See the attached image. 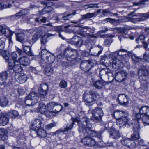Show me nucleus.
<instances>
[{
    "label": "nucleus",
    "instance_id": "obj_1",
    "mask_svg": "<svg viewBox=\"0 0 149 149\" xmlns=\"http://www.w3.org/2000/svg\"><path fill=\"white\" fill-rule=\"evenodd\" d=\"M89 119L86 116H85L82 120V122L85 121V131L84 134L86 136L96 137L100 139L102 138L101 134L102 133V132H95L92 130V124L89 121Z\"/></svg>",
    "mask_w": 149,
    "mask_h": 149
},
{
    "label": "nucleus",
    "instance_id": "obj_2",
    "mask_svg": "<svg viewBox=\"0 0 149 149\" xmlns=\"http://www.w3.org/2000/svg\"><path fill=\"white\" fill-rule=\"evenodd\" d=\"M40 48L41 49L42 59L41 62L42 64L46 63L47 65H51L54 61V56L53 54L47 51L46 50L42 49V47Z\"/></svg>",
    "mask_w": 149,
    "mask_h": 149
},
{
    "label": "nucleus",
    "instance_id": "obj_3",
    "mask_svg": "<svg viewBox=\"0 0 149 149\" xmlns=\"http://www.w3.org/2000/svg\"><path fill=\"white\" fill-rule=\"evenodd\" d=\"M99 94L92 90L85 92L83 95V98L87 104L91 103L100 96Z\"/></svg>",
    "mask_w": 149,
    "mask_h": 149
},
{
    "label": "nucleus",
    "instance_id": "obj_4",
    "mask_svg": "<svg viewBox=\"0 0 149 149\" xmlns=\"http://www.w3.org/2000/svg\"><path fill=\"white\" fill-rule=\"evenodd\" d=\"M78 130L80 132H82L84 135L85 136V137L81 140V142L83 143L90 146H94L95 145L96 142L94 139L92 138V137L88 135H85L84 134L85 126L83 127L82 125H80Z\"/></svg>",
    "mask_w": 149,
    "mask_h": 149
},
{
    "label": "nucleus",
    "instance_id": "obj_5",
    "mask_svg": "<svg viewBox=\"0 0 149 149\" xmlns=\"http://www.w3.org/2000/svg\"><path fill=\"white\" fill-rule=\"evenodd\" d=\"M38 99L37 93L35 92H32L26 97L25 103L27 106H34L38 102Z\"/></svg>",
    "mask_w": 149,
    "mask_h": 149
},
{
    "label": "nucleus",
    "instance_id": "obj_6",
    "mask_svg": "<svg viewBox=\"0 0 149 149\" xmlns=\"http://www.w3.org/2000/svg\"><path fill=\"white\" fill-rule=\"evenodd\" d=\"M84 118V117L81 119V121L79 120H78L77 118H72L70 120V124H68L66 127L64 128L65 131V132L67 131L72 129L73 127L74 124L76 122H77V124L79 126H79L80 125H82L83 127H84L86 125V124L85 123V121L83 122L82 121V120Z\"/></svg>",
    "mask_w": 149,
    "mask_h": 149
},
{
    "label": "nucleus",
    "instance_id": "obj_7",
    "mask_svg": "<svg viewBox=\"0 0 149 149\" xmlns=\"http://www.w3.org/2000/svg\"><path fill=\"white\" fill-rule=\"evenodd\" d=\"M92 118L93 120H100L103 115V113L101 108L96 107L93 109L92 112Z\"/></svg>",
    "mask_w": 149,
    "mask_h": 149
},
{
    "label": "nucleus",
    "instance_id": "obj_8",
    "mask_svg": "<svg viewBox=\"0 0 149 149\" xmlns=\"http://www.w3.org/2000/svg\"><path fill=\"white\" fill-rule=\"evenodd\" d=\"M138 75L140 79L142 81L146 80L149 75L148 69L144 66H143L139 69L138 72Z\"/></svg>",
    "mask_w": 149,
    "mask_h": 149
},
{
    "label": "nucleus",
    "instance_id": "obj_9",
    "mask_svg": "<svg viewBox=\"0 0 149 149\" xmlns=\"http://www.w3.org/2000/svg\"><path fill=\"white\" fill-rule=\"evenodd\" d=\"M41 3L42 5H46L47 7L43 8L40 11H39L40 15H43L47 13H49L53 10L52 6L53 5L52 3L50 1H41Z\"/></svg>",
    "mask_w": 149,
    "mask_h": 149
},
{
    "label": "nucleus",
    "instance_id": "obj_10",
    "mask_svg": "<svg viewBox=\"0 0 149 149\" xmlns=\"http://www.w3.org/2000/svg\"><path fill=\"white\" fill-rule=\"evenodd\" d=\"M109 58L111 59L112 61V66L113 68L118 70L123 66V63L120 60L116 59L115 57L112 55L109 54Z\"/></svg>",
    "mask_w": 149,
    "mask_h": 149
},
{
    "label": "nucleus",
    "instance_id": "obj_11",
    "mask_svg": "<svg viewBox=\"0 0 149 149\" xmlns=\"http://www.w3.org/2000/svg\"><path fill=\"white\" fill-rule=\"evenodd\" d=\"M48 86L46 84L43 83L41 84L38 88V96L39 97H45L47 95Z\"/></svg>",
    "mask_w": 149,
    "mask_h": 149
},
{
    "label": "nucleus",
    "instance_id": "obj_12",
    "mask_svg": "<svg viewBox=\"0 0 149 149\" xmlns=\"http://www.w3.org/2000/svg\"><path fill=\"white\" fill-rule=\"evenodd\" d=\"M133 133L131 135L132 140H136L139 139L140 138L139 136V122L137 121L136 124L134 125L133 127Z\"/></svg>",
    "mask_w": 149,
    "mask_h": 149
},
{
    "label": "nucleus",
    "instance_id": "obj_13",
    "mask_svg": "<svg viewBox=\"0 0 149 149\" xmlns=\"http://www.w3.org/2000/svg\"><path fill=\"white\" fill-rule=\"evenodd\" d=\"M120 142L123 145L127 146L130 148H135L136 146L134 141L130 139H123L120 140Z\"/></svg>",
    "mask_w": 149,
    "mask_h": 149
},
{
    "label": "nucleus",
    "instance_id": "obj_14",
    "mask_svg": "<svg viewBox=\"0 0 149 149\" xmlns=\"http://www.w3.org/2000/svg\"><path fill=\"white\" fill-rule=\"evenodd\" d=\"M66 60L70 61H75L76 62H79L81 59V57L78 55L77 50L73 51L72 54H71L68 56H66Z\"/></svg>",
    "mask_w": 149,
    "mask_h": 149
},
{
    "label": "nucleus",
    "instance_id": "obj_15",
    "mask_svg": "<svg viewBox=\"0 0 149 149\" xmlns=\"http://www.w3.org/2000/svg\"><path fill=\"white\" fill-rule=\"evenodd\" d=\"M42 124L41 120L39 118L33 119L32 121V123L30 127L31 130L36 131L40 128Z\"/></svg>",
    "mask_w": 149,
    "mask_h": 149
},
{
    "label": "nucleus",
    "instance_id": "obj_16",
    "mask_svg": "<svg viewBox=\"0 0 149 149\" xmlns=\"http://www.w3.org/2000/svg\"><path fill=\"white\" fill-rule=\"evenodd\" d=\"M115 79L116 81L121 82L124 81L127 77V73L122 70L120 72L116 73L115 74Z\"/></svg>",
    "mask_w": 149,
    "mask_h": 149
},
{
    "label": "nucleus",
    "instance_id": "obj_17",
    "mask_svg": "<svg viewBox=\"0 0 149 149\" xmlns=\"http://www.w3.org/2000/svg\"><path fill=\"white\" fill-rule=\"evenodd\" d=\"M118 100L119 103L121 105L125 106L128 104V100L127 96L124 94H120L118 95Z\"/></svg>",
    "mask_w": 149,
    "mask_h": 149
},
{
    "label": "nucleus",
    "instance_id": "obj_18",
    "mask_svg": "<svg viewBox=\"0 0 149 149\" xmlns=\"http://www.w3.org/2000/svg\"><path fill=\"white\" fill-rule=\"evenodd\" d=\"M10 69H13V71L15 73H19L21 72L22 70V68L21 66V65L19 63L18 61L13 62L12 64V67H9Z\"/></svg>",
    "mask_w": 149,
    "mask_h": 149
},
{
    "label": "nucleus",
    "instance_id": "obj_19",
    "mask_svg": "<svg viewBox=\"0 0 149 149\" xmlns=\"http://www.w3.org/2000/svg\"><path fill=\"white\" fill-rule=\"evenodd\" d=\"M27 76L24 74H19L15 76V78L17 82L19 83H25L27 79Z\"/></svg>",
    "mask_w": 149,
    "mask_h": 149
},
{
    "label": "nucleus",
    "instance_id": "obj_20",
    "mask_svg": "<svg viewBox=\"0 0 149 149\" xmlns=\"http://www.w3.org/2000/svg\"><path fill=\"white\" fill-rule=\"evenodd\" d=\"M129 120L127 116H122L120 118L117 120L116 123L120 127H121L126 124Z\"/></svg>",
    "mask_w": 149,
    "mask_h": 149
},
{
    "label": "nucleus",
    "instance_id": "obj_21",
    "mask_svg": "<svg viewBox=\"0 0 149 149\" xmlns=\"http://www.w3.org/2000/svg\"><path fill=\"white\" fill-rule=\"evenodd\" d=\"M22 47L24 52L27 55L29 56H33L34 55L33 53L31 51V46L27 45L26 43L23 44Z\"/></svg>",
    "mask_w": 149,
    "mask_h": 149
},
{
    "label": "nucleus",
    "instance_id": "obj_22",
    "mask_svg": "<svg viewBox=\"0 0 149 149\" xmlns=\"http://www.w3.org/2000/svg\"><path fill=\"white\" fill-rule=\"evenodd\" d=\"M8 75L7 72L5 71L0 73V84L1 85L6 83Z\"/></svg>",
    "mask_w": 149,
    "mask_h": 149
},
{
    "label": "nucleus",
    "instance_id": "obj_23",
    "mask_svg": "<svg viewBox=\"0 0 149 149\" xmlns=\"http://www.w3.org/2000/svg\"><path fill=\"white\" fill-rule=\"evenodd\" d=\"M88 61L86 60L83 61L81 63L80 67L81 69L85 72H88L91 69Z\"/></svg>",
    "mask_w": 149,
    "mask_h": 149
},
{
    "label": "nucleus",
    "instance_id": "obj_24",
    "mask_svg": "<svg viewBox=\"0 0 149 149\" xmlns=\"http://www.w3.org/2000/svg\"><path fill=\"white\" fill-rule=\"evenodd\" d=\"M18 61L21 65L24 66L28 65L30 63V61L29 58L26 56L20 58Z\"/></svg>",
    "mask_w": 149,
    "mask_h": 149
},
{
    "label": "nucleus",
    "instance_id": "obj_25",
    "mask_svg": "<svg viewBox=\"0 0 149 149\" xmlns=\"http://www.w3.org/2000/svg\"><path fill=\"white\" fill-rule=\"evenodd\" d=\"M14 133L18 139H23L24 138V132L22 129H19L15 131Z\"/></svg>",
    "mask_w": 149,
    "mask_h": 149
},
{
    "label": "nucleus",
    "instance_id": "obj_26",
    "mask_svg": "<svg viewBox=\"0 0 149 149\" xmlns=\"http://www.w3.org/2000/svg\"><path fill=\"white\" fill-rule=\"evenodd\" d=\"M139 111L141 115L149 117V107L143 106L139 109Z\"/></svg>",
    "mask_w": 149,
    "mask_h": 149
},
{
    "label": "nucleus",
    "instance_id": "obj_27",
    "mask_svg": "<svg viewBox=\"0 0 149 149\" xmlns=\"http://www.w3.org/2000/svg\"><path fill=\"white\" fill-rule=\"evenodd\" d=\"M104 85V81L102 80H97L93 83V86L97 89H100Z\"/></svg>",
    "mask_w": 149,
    "mask_h": 149
},
{
    "label": "nucleus",
    "instance_id": "obj_28",
    "mask_svg": "<svg viewBox=\"0 0 149 149\" xmlns=\"http://www.w3.org/2000/svg\"><path fill=\"white\" fill-rule=\"evenodd\" d=\"M22 52V51L21 49H17L15 51L12 52L11 54V58L12 59V60L14 61H18L16 60V59L18 55L19 56L21 55Z\"/></svg>",
    "mask_w": 149,
    "mask_h": 149
},
{
    "label": "nucleus",
    "instance_id": "obj_29",
    "mask_svg": "<svg viewBox=\"0 0 149 149\" xmlns=\"http://www.w3.org/2000/svg\"><path fill=\"white\" fill-rule=\"evenodd\" d=\"M56 107H58V108L61 109V107L58 103L56 102H51L47 104V109L48 110L53 109L54 108H55Z\"/></svg>",
    "mask_w": 149,
    "mask_h": 149
},
{
    "label": "nucleus",
    "instance_id": "obj_30",
    "mask_svg": "<svg viewBox=\"0 0 149 149\" xmlns=\"http://www.w3.org/2000/svg\"><path fill=\"white\" fill-rule=\"evenodd\" d=\"M110 137L115 139H118L121 136L118 130L115 129H112L110 133Z\"/></svg>",
    "mask_w": 149,
    "mask_h": 149
},
{
    "label": "nucleus",
    "instance_id": "obj_31",
    "mask_svg": "<svg viewBox=\"0 0 149 149\" xmlns=\"http://www.w3.org/2000/svg\"><path fill=\"white\" fill-rule=\"evenodd\" d=\"M27 13V11L25 10L24 9L21 10L18 13H16L15 15H12L9 17L10 19L11 20L15 19L16 17H20L22 15H26Z\"/></svg>",
    "mask_w": 149,
    "mask_h": 149
},
{
    "label": "nucleus",
    "instance_id": "obj_32",
    "mask_svg": "<svg viewBox=\"0 0 149 149\" xmlns=\"http://www.w3.org/2000/svg\"><path fill=\"white\" fill-rule=\"evenodd\" d=\"M134 12H132L129 14V15H132L133 16H140L141 21L144 20L149 18V13H139L138 15L135 14L133 15Z\"/></svg>",
    "mask_w": 149,
    "mask_h": 149
},
{
    "label": "nucleus",
    "instance_id": "obj_33",
    "mask_svg": "<svg viewBox=\"0 0 149 149\" xmlns=\"http://www.w3.org/2000/svg\"><path fill=\"white\" fill-rule=\"evenodd\" d=\"M0 135L2 140L5 141L8 139L7 131L4 129H0Z\"/></svg>",
    "mask_w": 149,
    "mask_h": 149
},
{
    "label": "nucleus",
    "instance_id": "obj_34",
    "mask_svg": "<svg viewBox=\"0 0 149 149\" xmlns=\"http://www.w3.org/2000/svg\"><path fill=\"white\" fill-rule=\"evenodd\" d=\"M3 57L6 60L8 63V67H12V64L13 63L14 61L12 60L11 59V56L8 53V54L3 55Z\"/></svg>",
    "mask_w": 149,
    "mask_h": 149
},
{
    "label": "nucleus",
    "instance_id": "obj_35",
    "mask_svg": "<svg viewBox=\"0 0 149 149\" xmlns=\"http://www.w3.org/2000/svg\"><path fill=\"white\" fill-rule=\"evenodd\" d=\"M17 41L22 43L23 44L26 42L24 41V35L22 33H16L15 34Z\"/></svg>",
    "mask_w": 149,
    "mask_h": 149
},
{
    "label": "nucleus",
    "instance_id": "obj_36",
    "mask_svg": "<svg viewBox=\"0 0 149 149\" xmlns=\"http://www.w3.org/2000/svg\"><path fill=\"white\" fill-rule=\"evenodd\" d=\"M35 131L36 132L37 135L40 137L44 138L47 135L45 130L42 128H40L38 130Z\"/></svg>",
    "mask_w": 149,
    "mask_h": 149
},
{
    "label": "nucleus",
    "instance_id": "obj_37",
    "mask_svg": "<svg viewBox=\"0 0 149 149\" xmlns=\"http://www.w3.org/2000/svg\"><path fill=\"white\" fill-rule=\"evenodd\" d=\"M8 121V118L4 115L0 117V125L4 126L7 124Z\"/></svg>",
    "mask_w": 149,
    "mask_h": 149
},
{
    "label": "nucleus",
    "instance_id": "obj_38",
    "mask_svg": "<svg viewBox=\"0 0 149 149\" xmlns=\"http://www.w3.org/2000/svg\"><path fill=\"white\" fill-rule=\"evenodd\" d=\"M96 15L94 13H88L85 15H81V17L83 19H90L93 17H95Z\"/></svg>",
    "mask_w": 149,
    "mask_h": 149
},
{
    "label": "nucleus",
    "instance_id": "obj_39",
    "mask_svg": "<svg viewBox=\"0 0 149 149\" xmlns=\"http://www.w3.org/2000/svg\"><path fill=\"white\" fill-rule=\"evenodd\" d=\"M126 111H120L117 110L114 111L113 113V115L114 118L117 120L121 117L122 115Z\"/></svg>",
    "mask_w": 149,
    "mask_h": 149
},
{
    "label": "nucleus",
    "instance_id": "obj_40",
    "mask_svg": "<svg viewBox=\"0 0 149 149\" xmlns=\"http://www.w3.org/2000/svg\"><path fill=\"white\" fill-rule=\"evenodd\" d=\"M18 115L17 111L15 110L12 111L11 112H9L7 113L6 115L8 118H14L17 116Z\"/></svg>",
    "mask_w": 149,
    "mask_h": 149
},
{
    "label": "nucleus",
    "instance_id": "obj_41",
    "mask_svg": "<svg viewBox=\"0 0 149 149\" xmlns=\"http://www.w3.org/2000/svg\"><path fill=\"white\" fill-rule=\"evenodd\" d=\"M8 102V99L5 97H2L0 98V105L2 107H5Z\"/></svg>",
    "mask_w": 149,
    "mask_h": 149
},
{
    "label": "nucleus",
    "instance_id": "obj_42",
    "mask_svg": "<svg viewBox=\"0 0 149 149\" xmlns=\"http://www.w3.org/2000/svg\"><path fill=\"white\" fill-rule=\"evenodd\" d=\"M43 66H45L46 68H45V72L46 74L49 76L52 73L53 70L52 67L50 65H49V67L46 66L44 65H42ZM48 66V65H47Z\"/></svg>",
    "mask_w": 149,
    "mask_h": 149
},
{
    "label": "nucleus",
    "instance_id": "obj_43",
    "mask_svg": "<svg viewBox=\"0 0 149 149\" xmlns=\"http://www.w3.org/2000/svg\"><path fill=\"white\" fill-rule=\"evenodd\" d=\"M38 108L39 109V111L41 113L43 114L47 110L46 106L43 104H40Z\"/></svg>",
    "mask_w": 149,
    "mask_h": 149
},
{
    "label": "nucleus",
    "instance_id": "obj_44",
    "mask_svg": "<svg viewBox=\"0 0 149 149\" xmlns=\"http://www.w3.org/2000/svg\"><path fill=\"white\" fill-rule=\"evenodd\" d=\"M75 50L69 48H67L65 49L64 51V55L65 56V58H66V56H68L70 55L71 54H72L73 51Z\"/></svg>",
    "mask_w": 149,
    "mask_h": 149
},
{
    "label": "nucleus",
    "instance_id": "obj_45",
    "mask_svg": "<svg viewBox=\"0 0 149 149\" xmlns=\"http://www.w3.org/2000/svg\"><path fill=\"white\" fill-rule=\"evenodd\" d=\"M74 41L76 42H75L76 43V47L77 48L80 47L83 44V41L81 39V38L80 37L77 36V39L76 38L75 40H74Z\"/></svg>",
    "mask_w": 149,
    "mask_h": 149
},
{
    "label": "nucleus",
    "instance_id": "obj_46",
    "mask_svg": "<svg viewBox=\"0 0 149 149\" xmlns=\"http://www.w3.org/2000/svg\"><path fill=\"white\" fill-rule=\"evenodd\" d=\"M116 53H117V54L119 56L123 57L125 55H126L127 54V50L121 49L120 50L118 51H116Z\"/></svg>",
    "mask_w": 149,
    "mask_h": 149
},
{
    "label": "nucleus",
    "instance_id": "obj_47",
    "mask_svg": "<svg viewBox=\"0 0 149 149\" xmlns=\"http://www.w3.org/2000/svg\"><path fill=\"white\" fill-rule=\"evenodd\" d=\"M43 114H45L47 117L48 118L52 117L53 115H54L55 113L53 111H50L49 110H47Z\"/></svg>",
    "mask_w": 149,
    "mask_h": 149
},
{
    "label": "nucleus",
    "instance_id": "obj_48",
    "mask_svg": "<svg viewBox=\"0 0 149 149\" xmlns=\"http://www.w3.org/2000/svg\"><path fill=\"white\" fill-rule=\"evenodd\" d=\"M4 39L0 38V52L2 51L5 47Z\"/></svg>",
    "mask_w": 149,
    "mask_h": 149
},
{
    "label": "nucleus",
    "instance_id": "obj_49",
    "mask_svg": "<svg viewBox=\"0 0 149 149\" xmlns=\"http://www.w3.org/2000/svg\"><path fill=\"white\" fill-rule=\"evenodd\" d=\"M143 123L148 125H149V117L147 116H143L142 118Z\"/></svg>",
    "mask_w": 149,
    "mask_h": 149
},
{
    "label": "nucleus",
    "instance_id": "obj_50",
    "mask_svg": "<svg viewBox=\"0 0 149 149\" xmlns=\"http://www.w3.org/2000/svg\"><path fill=\"white\" fill-rule=\"evenodd\" d=\"M59 86L61 88H65L67 86V83L64 80L61 81L59 83Z\"/></svg>",
    "mask_w": 149,
    "mask_h": 149
},
{
    "label": "nucleus",
    "instance_id": "obj_51",
    "mask_svg": "<svg viewBox=\"0 0 149 149\" xmlns=\"http://www.w3.org/2000/svg\"><path fill=\"white\" fill-rule=\"evenodd\" d=\"M48 41L47 36L46 35H45L42 37L41 40V44H45Z\"/></svg>",
    "mask_w": 149,
    "mask_h": 149
},
{
    "label": "nucleus",
    "instance_id": "obj_52",
    "mask_svg": "<svg viewBox=\"0 0 149 149\" xmlns=\"http://www.w3.org/2000/svg\"><path fill=\"white\" fill-rule=\"evenodd\" d=\"M88 61L89 64V65L90 67L91 68L95 66L97 63V62L96 61L93 60Z\"/></svg>",
    "mask_w": 149,
    "mask_h": 149
},
{
    "label": "nucleus",
    "instance_id": "obj_53",
    "mask_svg": "<svg viewBox=\"0 0 149 149\" xmlns=\"http://www.w3.org/2000/svg\"><path fill=\"white\" fill-rule=\"evenodd\" d=\"M142 43L144 45L145 49L149 51V38H148L146 42L142 41Z\"/></svg>",
    "mask_w": 149,
    "mask_h": 149
},
{
    "label": "nucleus",
    "instance_id": "obj_54",
    "mask_svg": "<svg viewBox=\"0 0 149 149\" xmlns=\"http://www.w3.org/2000/svg\"><path fill=\"white\" fill-rule=\"evenodd\" d=\"M75 12H73L71 14H67L66 15H65L64 14L63 19L65 20H68L69 19V17L71 16V15H74L75 14Z\"/></svg>",
    "mask_w": 149,
    "mask_h": 149
},
{
    "label": "nucleus",
    "instance_id": "obj_55",
    "mask_svg": "<svg viewBox=\"0 0 149 149\" xmlns=\"http://www.w3.org/2000/svg\"><path fill=\"white\" fill-rule=\"evenodd\" d=\"M102 13H103V14L102 15V17L104 16L105 15H110L112 14L111 12L109 11L107 9L103 10Z\"/></svg>",
    "mask_w": 149,
    "mask_h": 149
},
{
    "label": "nucleus",
    "instance_id": "obj_56",
    "mask_svg": "<svg viewBox=\"0 0 149 149\" xmlns=\"http://www.w3.org/2000/svg\"><path fill=\"white\" fill-rule=\"evenodd\" d=\"M129 20L134 23H136L139 21H141L140 17L138 18H132L130 19Z\"/></svg>",
    "mask_w": 149,
    "mask_h": 149
},
{
    "label": "nucleus",
    "instance_id": "obj_57",
    "mask_svg": "<svg viewBox=\"0 0 149 149\" xmlns=\"http://www.w3.org/2000/svg\"><path fill=\"white\" fill-rule=\"evenodd\" d=\"M77 36H74V37H73L69 41V42L70 43L72 44V45H76V43L75 41H74V40H75V39H77Z\"/></svg>",
    "mask_w": 149,
    "mask_h": 149
},
{
    "label": "nucleus",
    "instance_id": "obj_58",
    "mask_svg": "<svg viewBox=\"0 0 149 149\" xmlns=\"http://www.w3.org/2000/svg\"><path fill=\"white\" fill-rule=\"evenodd\" d=\"M64 14H59L54 17V19L56 20L63 19Z\"/></svg>",
    "mask_w": 149,
    "mask_h": 149
},
{
    "label": "nucleus",
    "instance_id": "obj_59",
    "mask_svg": "<svg viewBox=\"0 0 149 149\" xmlns=\"http://www.w3.org/2000/svg\"><path fill=\"white\" fill-rule=\"evenodd\" d=\"M143 58L146 61L149 62V54L148 52H146L143 55Z\"/></svg>",
    "mask_w": 149,
    "mask_h": 149
},
{
    "label": "nucleus",
    "instance_id": "obj_60",
    "mask_svg": "<svg viewBox=\"0 0 149 149\" xmlns=\"http://www.w3.org/2000/svg\"><path fill=\"white\" fill-rule=\"evenodd\" d=\"M131 58L133 61L136 62H139L141 61V60L140 58L134 55V54L132 56Z\"/></svg>",
    "mask_w": 149,
    "mask_h": 149
},
{
    "label": "nucleus",
    "instance_id": "obj_61",
    "mask_svg": "<svg viewBox=\"0 0 149 149\" xmlns=\"http://www.w3.org/2000/svg\"><path fill=\"white\" fill-rule=\"evenodd\" d=\"M148 0H141L139 1L138 3H134V4L135 5L139 6L141 5L144 4L145 2L147 1Z\"/></svg>",
    "mask_w": 149,
    "mask_h": 149
},
{
    "label": "nucleus",
    "instance_id": "obj_62",
    "mask_svg": "<svg viewBox=\"0 0 149 149\" xmlns=\"http://www.w3.org/2000/svg\"><path fill=\"white\" fill-rule=\"evenodd\" d=\"M147 84L146 83H142L140 88L143 90H146L147 89Z\"/></svg>",
    "mask_w": 149,
    "mask_h": 149
},
{
    "label": "nucleus",
    "instance_id": "obj_63",
    "mask_svg": "<svg viewBox=\"0 0 149 149\" xmlns=\"http://www.w3.org/2000/svg\"><path fill=\"white\" fill-rule=\"evenodd\" d=\"M108 30V28L107 27H104L102 28V30L99 31L97 32V34L99 35H100L102 33H104L107 31Z\"/></svg>",
    "mask_w": 149,
    "mask_h": 149
},
{
    "label": "nucleus",
    "instance_id": "obj_64",
    "mask_svg": "<svg viewBox=\"0 0 149 149\" xmlns=\"http://www.w3.org/2000/svg\"><path fill=\"white\" fill-rule=\"evenodd\" d=\"M56 124L55 123H51L47 125L46 127V128L49 130L51 129L53 127L56 126Z\"/></svg>",
    "mask_w": 149,
    "mask_h": 149
}]
</instances>
